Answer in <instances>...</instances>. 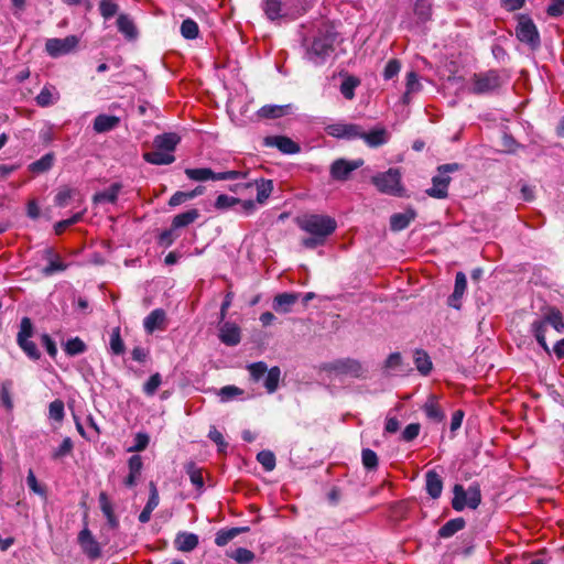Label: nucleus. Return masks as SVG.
Wrapping results in <instances>:
<instances>
[{
    "label": "nucleus",
    "instance_id": "f257e3e1",
    "mask_svg": "<svg viewBox=\"0 0 564 564\" xmlns=\"http://www.w3.org/2000/svg\"><path fill=\"white\" fill-rule=\"evenodd\" d=\"M314 0H263L262 9L271 21L296 19L311 8Z\"/></svg>",
    "mask_w": 564,
    "mask_h": 564
},
{
    "label": "nucleus",
    "instance_id": "f03ea898",
    "mask_svg": "<svg viewBox=\"0 0 564 564\" xmlns=\"http://www.w3.org/2000/svg\"><path fill=\"white\" fill-rule=\"evenodd\" d=\"M337 39L335 28L329 24H323L318 28L312 43L306 50V58L315 65L323 64L334 52V44Z\"/></svg>",
    "mask_w": 564,
    "mask_h": 564
},
{
    "label": "nucleus",
    "instance_id": "7ed1b4c3",
    "mask_svg": "<svg viewBox=\"0 0 564 564\" xmlns=\"http://www.w3.org/2000/svg\"><path fill=\"white\" fill-rule=\"evenodd\" d=\"M297 226L311 236H319L326 239L336 230L337 223L327 215L305 214L297 218Z\"/></svg>",
    "mask_w": 564,
    "mask_h": 564
},
{
    "label": "nucleus",
    "instance_id": "20e7f679",
    "mask_svg": "<svg viewBox=\"0 0 564 564\" xmlns=\"http://www.w3.org/2000/svg\"><path fill=\"white\" fill-rule=\"evenodd\" d=\"M503 85L500 73L496 69L475 73L468 82V91L474 95H488L499 90Z\"/></svg>",
    "mask_w": 564,
    "mask_h": 564
},
{
    "label": "nucleus",
    "instance_id": "39448f33",
    "mask_svg": "<svg viewBox=\"0 0 564 564\" xmlns=\"http://www.w3.org/2000/svg\"><path fill=\"white\" fill-rule=\"evenodd\" d=\"M460 169L458 163H447L437 167V173L432 177V186L425 193L433 198L444 199L448 196V186L451 177L448 173L456 172Z\"/></svg>",
    "mask_w": 564,
    "mask_h": 564
},
{
    "label": "nucleus",
    "instance_id": "423d86ee",
    "mask_svg": "<svg viewBox=\"0 0 564 564\" xmlns=\"http://www.w3.org/2000/svg\"><path fill=\"white\" fill-rule=\"evenodd\" d=\"M517 39L527 44L530 48L535 50L540 46V34L533 20L524 14L519 15L516 28Z\"/></svg>",
    "mask_w": 564,
    "mask_h": 564
},
{
    "label": "nucleus",
    "instance_id": "0eeeda50",
    "mask_svg": "<svg viewBox=\"0 0 564 564\" xmlns=\"http://www.w3.org/2000/svg\"><path fill=\"white\" fill-rule=\"evenodd\" d=\"M324 370L334 373L336 377L360 378L365 373L362 365L355 359H337L325 365Z\"/></svg>",
    "mask_w": 564,
    "mask_h": 564
},
{
    "label": "nucleus",
    "instance_id": "6e6552de",
    "mask_svg": "<svg viewBox=\"0 0 564 564\" xmlns=\"http://www.w3.org/2000/svg\"><path fill=\"white\" fill-rule=\"evenodd\" d=\"M32 336L33 324L29 317H23L20 323V330L17 336V343L29 358L37 360L40 359L41 354L35 343L30 340Z\"/></svg>",
    "mask_w": 564,
    "mask_h": 564
},
{
    "label": "nucleus",
    "instance_id": "1a4fd4ad",
    "mask_svg": "<svg viewBox=\"0 0 564 564\" xmlns=\"http://www.w3.org/2000/svg\"><path fill=\"white\" fill-rule=\"evenodd\" d=\"M185 174L189 180L196 181V182H205L208 180H213V181L238 180V178L245 176V174L239 171H226V172L215 173L209 167L186 169Z\"/></svg>",
    "mask_w": 564,
    "mask_h": 564
},
{
    "label": "nucleus",
    "instance_id": "9d476101",
    "mask_svg": "<svg viewBox=\"0 0 564 564\" xmlns=\"http://www.w3.org/2000/svg\"><path fill=\"white\" fill-rule=\"evenodd\" d=\"M78 43L79 39L76 35H68L64 39L52 37L46 40L45 51L51 57L57 58L74 52Z\"/></svg>",
    "mask_w": 564,
    "mask_h": 564
},
{
    "label": "nucleus",
    "instance_id": "9b49d317",
    "mask_svg": "<svg viewBox=\"0 0 564 564\" xmlns=\"http://www.w3.org/2000/svg\"><path fill=\"white\" fill-rule=\"evenodd\" d=\"M362 159L357 160H346V159H337L335 160L329 167V174L335 181H346L349 178L350 174L361 167L364 165Z\"/></svg>",
    "mask_w": 564,
    "mask_h": 564
},
{
    "label": "nucleus",
    "instance_id": "f8f14e48",
    "mask_svg": "<svg viewBox=\"0 0 564 564\" xmlns=\"http://www.w3.org/2000/svg\"><path fill=\"white\" fill-rule=\"evenodd\" d=\"M325 131L328 135L337 139L355 140L361 135V127L355 123H332L326 126Z\"/></svg>",
    "mask_w": 564,
    "mask_h": 564
},
{
    "label": "nucleus",
    "instance_id": "ddd939ff",
    "mask_svg": "<svg viewBox=\"0 0 564 564\" xmlns=\"http://www.w3.org/2000/svg\"><path fill=\"white\" fill-rule=\"evenodd\" d=\"M78 543L83 552L90 558L96 560L101 556L100 544L93 536L88 528H84L78 534Z\"/></svg>",
    "mask_w": 564,
    "mask_h": 564
},
{
    "label": "nucleus",
    "instance_id": "4468645a",
    "mask_svg": "<svg viewBox=\"0 0 564 564\" xmlns=\"http://www.w3.org/2000/svg\"><path fill=\"white\" fill-rule=\"evenodd\" d=\"M267 147L278 148L283 154H295L301 151L300 145L284 135L267 137L263 141Z\"/></svg>",
    "mask_w": 564,
    "mask_h": 564
},
{
    "label": "nucleus",
    "instance_id": "2eb2a0df",
    "mask_svg": "<svg viewBox=\"0 0 564 564\" xmlns=\"http://www.w3.org/2000/svg\"><path fill=\"white\" fill-rule=\"evenodd\" d=\"M416 210L409 206L401 213H394L390 216V230L401 231L409 227V225L416 218Z\"/></svg>",
    "mask_w": 564,
    "mask_h": 564
},
{
    "label": "nucleus",
    "instance_id": "dca6fc26",
    "mask_svg": "<svg viewBox=\"0 0 564 564\" xmlns=\"http://www.w3.org/2000/svg\"><path fill=\"white\" fill-rule=\"evenodd\" d=\"M143 327L148 334L155 330H163L166 327V313L162 308L153 310L144 319Z\"/></svg>",
    "mask_w": 564,
    "mask_h": 564
},
{
    "label": "nucleus",
    "instance_id": "f3484780",
    "mask_svg": "<svg viewBox=\"0 0 564 564\" xmlns=\"http://www.w3.org/2000/svg\"><path fill=\"white\" fill-rule=\"evenodd\" d=\"M467 289V279L463 272H457L455 276L454 291L447 300L451 307L459 310L462 306V299Z\"/></svg>",
    "mask_w": 564,
    "mask_h": 564
},
{
    "label": "nucleus",
    "instance_id": "a211bd4d",
    "mask_svg": "<svg viewBox=\"0 0 564 564\" xmlns=\"http://www.w3.org/2000/svg\"><path fill=\"white\" fill-rule=\"evenodd\" d=\"M219 339L227 346H236L241 340L239 326L234 323L226 322L219 328Z\"/></svg>",
    "mask_w": 564,
    "mask_h": 564
},
{
    "label": "nucleus",
    "instance_id": "6ab92c4d",
    "mask_svg": "<svg viewBox=\"0 0 564 564\" xmlns=\"http://www.w3.org/2000/svg\"><path fill=\"white\" fill-rule=\"evenodd\" d=\"M297 293H280L273 299L272 307L276 313L286 314L291 312L292 306L297 302Z\"/></svg>",
    "mask_w": 564,
    "mask_h": 564
},
{
    "label": "nucleus",
    "instance_id": "aec40b11",
    "mask_svg": "<svg viewBox=\"0 0 564 564\" xmlns=\"http://www.w3.org/2000/svg\"><path fill=\"white\" fill-rule=\"evenodd\" d=\"M425 489L433 499L441 497L443 491V479L435 470H429L425 474Z\"/></svg>",
    "mask_w": 564,
    "mask_h": 564
},
{
    "label": "nucleus",
    "instance_id": "412c9836",
    "mask_svg": "<svg viewBox=\"0 0 564 564\" xmlns=\"http://www.w3.org/2000/svg\"><path fill=\"white\" fill-rule=\"evenodd\" d=\"M129 475L124 479V485L127 487H134L138 482V479L141 475V470L143 467L142 457L140 455H132L128 460Z\"/></svg>",
    "mask_w": 564,
    "mask_h": 564
},
{
    "label": "nucleus",
    "instance_id": "4be33fe9",
    "mask_svg": "<svg viewBox=\"0 0 564 564\" xmlns=\"http://www.w3.org/2000/svg\"><path fill=\"white\" fill-rule=\"evenodd\" d=\"M160 498L156 486L154 482H150V496L148 502L141 513L139 514V521L141 523H147L151 519L152 511L159 506Z\"/></svg>",
    "mask_w": 564,
    "mask_h": 564
},
{
    "label": "nucleus",
    "instance_id": "5701e85b",
    "mask_svg": "<svg viewBox=\"0 0 564 564\" xmlns=\"http://www.w3.org/2000/svg\"><path fill=\"white\" fill-rule=\"evenodd\" d=\"M143 159L145 162L154 165H169L175 161L174 154L162 151L159 148L145 152Z\"/></svg>",
    "mask_w": 564,
    "mask_h": 564
},
{
    "label": "nucleus",
    "instance_id": "b1692460",
    "mask_svg": "<svg viewBox=\"0 0 564 564\" xmlns=\"http://www.w3.org/2000/svg\"><path fill=\"white\" fill-rule=\"evenodd\" d=\"M120 123V118L110 115H98L94 120V130L97 133H105L113 130Z\"/></svg>",
    "mask_w": 564,
    "mask_h": 564
},
{
    "label": "nucleus",
    "instance_id": "393cba45",
    "mask_svg": "<svg viewBox=\"0 0 564 564\" xmlns=\"http://www.w3.org/2000/svg\"><path fill=\"white\" fill-rule=\"evenodd\" d=\"M178 142L180 137L177 134L163 133L154 138L153 147L173 154Z\"/></svg>",
    "mask_w": 564,
    "mask_h": 564
},
{
    "label": "nucleus",
    "instance_id": "a878e982",
    "mask_svg": "<svg viewBox=\"0 0 564 564\" xmlns=\"http://www.w3.org/2000/svg\"><path fill=\"white\" fill-rule=\"evenodd\" d=\"M174 544L178 551L191 552L198 545V536L191 532H180Z\"/></svg>",
    "mask_w": 564,
    "mask_h": 564
},
{
    "label": "nucleus",
    "instance_id": "bb28decb",
    "mask_svg": "<svg viewBox=\"0 0 564 564\" xmlns=\"http://www.w3.org/2000/svg\"><path fill=\"white\" fill-rule=\"evenodd\" d=\"M117 28L120 33L129 41L137 39L138 30L132 19L127 14H119L117 19Z\"/></svg>",
    "mask_w": 564,
    "mask_h": 564
},
{
    "label": "nucleus",
    "instance_id": "cd10ccee",
    "mask_svg": "<svg viewBox=\"0 0 564 564\" xmlns=\"http://www.w3.org/2000/svg\"><path fill=\"white\" fill-rule=\"evenodd\" d=\"M358 139H362L370 148H377L386 143L387 132L384 129H376L370 132H365L361 129V135H359Z\"/></svg>",
    "mask_w": 564,
    "mask_h": 564
},
{
    "label": "nucleus",
    "instance_id": "c85d7f7f",
    "mask_svg": "<svg viewBox=\"0 0 564 564\" xmlns=\"http://www.w3.org/2000/svg\"><path fill=\"white\" fill-rule=\"evenodd\" d=\"M121 189V185L118 183H113L108 188H106L102 192H98L94 195L93 200L95 204H102V203H116L119 192Z\"/></svg>",
    "mask_w": 564,
    "mask_h": 564
},
{
    "label": "nucleus",
    "instance_id": "c756f323",
    "mask_svg": "<svg viewBox=\"0 0 564 564\" xmlns=\"http://www.w3.org/2000/svg\"><path fill=\"white\" fill-rule=\"evenodd\" d=\"M425 415L433 422L440 423L445 419V414L438 405L436 398L431 395L423 406Z\"/></svg>",
    "mask_w": 564,
    "mask_h": 564
},
{
    "label": "nucleus",
    "instance_id": "7c9ffc66",
    "mask_svg": "<svg viewBox=\"0 0 564 564\" xmlns=\"http://www.w3.org/2000/svg\"><path fill=\"white\" fill-rule=\"evenodd\" d=\"M413 11L417 23H425L432 17V0H414Z\"/></svg>",
    "mask_w": 564,
    "mask_h": 564
},
{
    "label": "nucleus",
    "instance_id": "2f4dec72",
    "mask_svg": "<svg viewBox=\"0 0 564 564\" xmlns=\"http://www.w3.org/2000/svg\"><path fill=\"white\" fill-rule=\"evenodd\" d=\"M199 217V212L195 208L189 209L187 212L181 213L176 216H174L172 220V227L173 229H180L187 227L188 225L193 224L195 220H197Z\"/></svg>",
    "mask_w": 564,
    "mask_h": 564
},
{
    "label": "nucleus",
    "instance_id": "473e14b6",
    "mask_svg": "<svg viewBox=\"0 0 564 564\" xmlns=\"http://www.w3.org/2000/svg\"><path fill=\"white\" fill-rule=\"evenodd\" d=\"M465 520L463 518H455L448 520L444 525L438 530L440 538L448 539L453 536L458 531L465 528Z\"/></svg>",
    "mask_w": 564,
    "mask_h": 564
},
{
    "label": "nucleus",
    "instance_id": "72a5a7b5",
    "mask_svg": "<svg viewBox=\"0 0 564 564\" xmlns=\"http://www.w3.org/2000/svg\"><path fill=\"white\" fill-rule=\"evenodd\" d=\"M414 364L422 376L430 375L433 367L430 356L421 349H417L414 352Z\"/></svg>",
    "mask_w": 564,
    "mask_h": 564
},
{
    "label": "nucleus",
    "instance_id": "f704fd0d",
    "mask_svg": "<svg viewBox=\"0 0 564 564\" xmlns=\"http://www.w3.org/2000/svg\"><path fill=\"white\" fill-rule=\"evenodd\" d=\"M546 322L543 319H536L531 324V332L533 336L535 337L538 344L546 351L549 352V346L546 344L545 339V332H546Z\"/></svg>",
    "mask_w": 564,
    "mask_h": 564
},
{
    "label": "nucleus",
    "instance_id": "c9c22d12",
    "mask_svg": "<svg viewBox=\"0 0 564 564\" xmlns=\"http://www.w3.org/2000/svg\"><path fill=\"white\" fill-rule=\"evenodd\" d=\"M290 106L265 105L261 107L258 115L262 118L275 119L288 113Z\"/></svg>",
    "mask_w": 564,
    "mask_h": 564
},
{
    "label": "nucleus",
    "instance_id": "e433bc0d",
    "mask_svg": "<svg viewBox=\"0 0 564 564\" xmlns=\"http://www.w3.org/2000/svg\"><path fill=\"white\" fill-rule=\"evenodd\" d=\"M185 471L188 475L191 482L198 489L204 488V477L202 468H199L194 462H188L185 465Z\"/></svg>",
    "mask_w": 564,
    "mask_h": 564
},
{
    "label": "nucleus",
    "instance_id": "4c0bfd02",
    "mask_svg": "<svg viewBox=\"0 0 564 564\" xmlns=\"http://www.w3.org/2000/svg\"><path fill=\"white\" fill-rule=\"evenodd\" d=\"M248 528H231L229 530H220L216 533L215 543L218 546H225L240 532L247 531Z\"/></svg>",
    "mask_w": 564,
    "mask_h": 564
},
{
    "label": "nucleus",
    "instance_id": "58836bf2",
    "mask_svg": "<svg viewBox=\"0 0 564 564\" xmlns=\"http://www.w3.org/2000/svg\"><path fill=\"white\" fill-rule=\"evenodd\" d=\"M36 104L41 107H48L58 100V94L54 88L44 87L35 98Z\"/></svg>",
    "mask_w": 564,
    "mask_h": 564
},
{
    "label": "nucleus",
    "instance_id": "ea45409f",
    "mask_svg": "<svg viewBox=\"0 0 564 564\" xmlns=\"http://www.w3.org/2000/svg\"><path fill=\"white\" fill-rule=\"evenodd\" d=\"M280 378H281V370L279 367H276V366L272 367L267 371L265 379H264V387H265L268 393H273L276 391V389L279 387Z\"/></svg>",
    "mask_w": 564,
    "mask_h": 564
},
{
    "label": "nucleus",
    "instance_id": "a19ab883",
    "mask_svg": "<svg viewBox=\"0 0 564 564\" xmlns=\"http://www.w3.org/2000/svg\"><path fill=\"white\" fill-rule=\"evenodd\" d=\"M454 498L452 500V507L455 511H463L467 505V491L462 485H455L453 488Z\"/></svg>",
    "mask_w": 564,
    "mask_h": 564
},
{
    "label": "nucleus",
    "instance_id": "79ce46f5",
    "mask_svg": "<svg viewBox=\"0 0 564 564\" xmlns=\"http://www.w3.org/2000/svg\"><path fill=\"white\" fill-rule=\"evenodd\" d=\"M257 188V202L259 204H263L273 191V183L271 180H263L256 182Z\"/></svg>",
    "mask_w": 564,
    "mask_h": 564
},
{
    "label": "nucleus",
    "instance_id": "37998d69",
    "mask_svg": "<svg viewBox=\"0 0 564 564\" xmlns=\"http://www.w3.org/2000/svg\"><path fill=\"white\" fill-rule=\"evenodd\" d=\"M181 34L186 40H194L199 34L198 24L193 19H185L181 24Z\"/></svg>",
    "mask_w": 564,
    "mask_h": 564
},
{
    "label": "nucleus",
    "instance_id": "c03bdc74",
    "mask_svg": "<svg viewBox=\"0 0 564 564\" xmlns=\"http://www.w3.org/2000/svg\"><path fill=\"white\" fill-rule=\"evenodd\" d=\"M54 163V154L53 153H46L43 155L40 160L33 162L30 165V170L35 173H43L48 171Z\"/></svg>",
    "mask_w": 564,
    "mask_h": 564
},
{
    "label": "nucleus",
    "instance_id": "a18cd8bd",
    "mask_svg": "<svg viewBox=\"0 0 564 564\" xmlns=\"http://www.w3.org/2000/svg\"><path fill=\"white\" fill-rule=\"evenodd\" d=\"M86 349V344L79 337L68 339L64 346V350L68 356L83 354Z\"/></svg>",
    "mask_w": 564,
    "mask_h": 564
},
{
    "label": "nucleus",
    "instance_id": "49530a36",
    "mask_svg": "<svg viewBox=\"0 0 564 564\" xmlns=\"http://www.w3.org/2000/svg\"><path fill=\"white\" fill-rule=\"evenodd\" d=\"M109 345H110L111 352L113 355L119 356L124 352L126 347H124V343L121 338L119 327H116L112 329L111 335H110Z\"/></svg>",
    "mask_w": 564,
    "mask_h": 564
},
{
    "label": "nucleus",
    "instance_id": "de8ad7c7",
    "mask_svg": "<svg viewBox=\"0 0 564 564\" xmlns=\"http://www.w3.org/2000/svg\"><path fill=\"white\" fill-rule=\"evenodd\" d=\"M467 491V505L470 509H477L481 502V492L478 485H471L466 489Z\"/></svg>",
    "mask_w": 564,
    "mask_h": 564
},
{
    "label": "nucleus",
    "instance_id": "09e8293b",
    "mask_svg": "<svg viewBox=\"0 0 564 564\" xmlns=\"http://www.w3.org/2000/svg\"><path fill=\"white\" fill-rule=\"evenodd\" d=\"M401 173L397 169H390V195H403V187L401 186Z\"/></svg>",
    "mask_w": 564,
    "mask_h": 564
},
{
    "label": "nucleus",
    "instance_id": "8fccbe9b",
    "mask_svg": "<svg viewBox=\"0 0 564 564\" xmlns=\"http://www.w3.org/2000/svg\"><path fill=\"white\" fill-rule=\"evenodd\" d=\"M119 6L115 0H100L99 11L104 19L108 20L117 14Z\"/></svg>",
    "mask_w": 564,
    "mask_h": 564
},
{
    "label": "nucleus",
    "instance_id": "3c124183",
    "mask_svg": "<svg viewBox=\"0 0 564 564\" xmlns=\"http://www.w3.org/2000/svg\"><path fill=\"white\" fill-rule=\"evenodd\" d=\"M359 80L355 77H347L340 85V93L341 95L348 99L351 100L355 97V89L358 86Z\"/></svg>",
    "mask_w": 564,
    "mask_h": 564
},
{
    "label": "nucleus",
    "instance_id": "603ef678",
    "mask_svg": "<svg viewBox=\"0 0 564 564\" xmlns=\"http://www.w3.org/2000/svg\"><path fill=\"white\" fill-rule=\"evenodd\" d=\"M247 369L249 370L251 379L256 382L263 378L269 370L267 364L263 361L250 364Z\"/></svg>",
    "mask_w": 564,
    "mask_h": 564
},
{
    "label": "nucleus",
    "instance_id": "864d4df0",
    "mask_svg": "<svg viewBox=\"0 0 564 564\" xmlns=\"http://www.w3.org/2000/svg\"><path fill=\"white\" fill-rule=\"evenodd\" d=\"M257 460L267 471H271L275 467V456L271 451H261L258 453Z\"/></svg>",
    "mask_w": 564,
    "mask_h": 564
},
{
    "label": "nucleus",
    "instance_id": "5fc2aeb1",
    "mask_svg": "<svg viewBox=\"0 0 564 564\" xmlns=\"http://www.w3.org/2000/svg\"><path fill=\"white\" fill-rule=\"evenodd\" d=\"M162 383V377L159 372L153 373L149 380L143 384V392L148 397H152L158 391L159 387Z\"/></svg>",
    "mask_w": 564,
    "mask_h": 564
},
{
    "label": "nucleus",
    "instance_id": "6e6d98bb",
    "mask_svg": "<svg viewBox=\"0 0 564 564\" xmlns=\"http://www.w3.org/2000/svg\"><path fill=\"white\" fill-rule=\"evenodd\" d=\"M64 414H65L64 413V402L62 400L57 399L50 403V406H48L50 419H52L56 422H61L64 419Z\"/></svg>",
    "mask_w": 564,
    "mask_h": 564
},
{
    "label": "nucleus",
    "instance_id": "4d7b16f0",
    "mask_svg": "<svg viewBox=\"0 0 564 564\" xmlns=\"http://www.w3.org/2000/svg\"><path fill=\"white\" fill-rule=\"evenodd\" d=\"M230 556L238 564H249L254 560V553L245 547H238Z\"/></svg>",
    "mask_w": 564,
    "mask_h": 564
},
{
    "label": "nucleus",
    "instance_id": "13d9d810",
    "mask_svg": "<svg viewBox=\"0 0 564 564\" xmlns=\"http://www.w3.org/2000/svg\"><path fill=\"white\" fill-rule=\"evenodd\" d=\"M239 203H240L239 198H236V197H232V196H229L226 194H220L217 196V198L215 200V207L217 209L224 210V209L231 208V207L238 205Z\"/></svg>",
    "mask_w": 564,
    "mask_h": 564
},
{
    "label": "nucleus",
    "instance_id": "bf43d9fd",
    "mask_svg": "<svg viewBox=\"0 0 564 564\" xmlns=\"http://www.w3.org/2000/svg\"><path fill=\"white\" fill-rule=\"evenodd\" d=\"M74 444L69 437H65L62 444L53 452L52 458L59 459L69 455L73 451Z\"/></svg>",
    "mask_w": 564,
    "mask_h": 564
},
{
    "label": "nucleus",
    "instance_id": "052dcab7",
    "mask_svg": "<svg viewBox=\"0 0 564 564\" xmlns=\"http://www.w3.org/2000/svg\"><path fill=\"white\" fill-rule=\"evenodd\" d=\"M543 321L546 322V325L553 326L557 332H561L564 328V323L562 321V315L557 310H551Z\"/></svg>",
    "mask_w": 564,
    "mask_h": 564
},
{
    "label": "nucleus",
    "instance_id": "680f3d73",
    "mask_svg": "<svg viewBox=\"0 0 564 564\" xmlns=\"http://www.w3.org/2000/svg\"><path fill=\"white\" fill-rule=\"evenodd\" d=\"M26 484L29 488L36 495L41 497H46V489L44 486L40 485L33 470L30 469L26 476Z\"/></svg>",
    "mask_w": 564,
    "mask_h": 564
},
{
    "label": "nucleus",
    "instance_id": "e2e57ef3",
    "mask_svg": "<svg viewBox=\"0 0 564 564\" xmlns=\"http://www.w3.org/2000/svg\"><path fill=\"white\" fill-rule=\"evenodd\" d=\"M421 431V425L419 423H411L405 426V429L401 433V440L404 442H412L415 440Z\"/></svg>",
    "mask_w": 564,
    "mask_h": 564
},
{
    "label": "nucleus",
    "instance_id": "0e129e2a",
    "mask_svg": "<svg viewBox=\"0 0 564 564\" xmlns=\"http://www.w3.org/2000/svg\"><path fill=\"white\" fill-rule=\"evenodd\" d=\"M242 393V390H240L236 386H225L218 391V395L220 397V400L223 402H227Z\"/></svg>",
    "mask_w": 564,
    "mask_h": 564
},
{
    "label": "nucleus",
    "instance_id": "69168bd1",
    "mask_svg": "<svg viewBox=\"0 0 564 564\" xmlns=\"http://www.w3.org/2000/svg\"><path fill=\"white\" fill-rule=\"evenodd\" d=\"M74 195V189L65 187L58 191L55 196V205L58 207H66Z\"/></svg>",
    "mask_w": 564,
    "mask_h": 564
},
{
    "label": "nucleus",
    "instance_id": "338daca9",
    "mask_svg": "<svg viewBox=\"0 0 564 564\" xmlns=\"http://www.w3.org/2000/svg\"><path fill=\"white\" fill-rule=\"evenodd\" d=\"M150 437L147 433H138L133 446L129 447L128 452H142L148 447Z\"/></svg>",
    "mask_w": 564,
    "mask_h": 564
},
{
    "label": "nucleus",
    "instance_id": "774afa93",
    "mask_svg": "<svg viewBox=\"0 0 564 564\" xmlns=\"http://www.w3.org/2000/svg\"><path fill=\"white\" fill-rule=\"evenodd\" d=\"M546 13L551 18L561 17L564 13V0H551Z\"/></svg>",
    "mask_w": 564,
    "mask_h": 564
}]
</instances>
